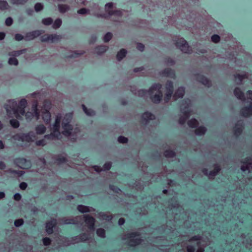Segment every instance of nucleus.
<instances>
[{
	"mask_svg": "<svg viewBox=\"0 0 252 252\" xmlns=\"http://www.w3.org/2000/svg\"><path fill=\"white\" fill-rule=\"evenodd\" d=\"M27 105V101L26 99H22L18 104L14 99L8 100L5 105L7 116L10 118L14 116L19 119L25 113V108Z\"/></svg>",
	"mask_w": 252,
	"mask_h": 252,
	"instance_id": "1",
	"label": "nucleus"
},
{
	"mask_svg": "<svg viewBox=\"0 0 252 252\" xmlns=\"http://www.w3.org/2000/svg\"><path fill=\"white\" fill-rule=\"evenodd\" d=\"M161 85L159 84L153 85L149 91L140 90L138 92V95L140 96H149L152 101L154 103L160 102L162 97V93L160 91Z\"/></svg>",
	"mask_w": 252,
	"mask_h": 252,
	"instance_id": "2",
	"label": "nucleus"
},
{
	"mask_svg": "<svg viewBox=\"0 0 252 252\" xmlns=\"http://www.w3.org/2000/svg\"><path fill=\"white\" fill-rule=\"evenodd\" d=\"M72 113L65 114L63 119L62 126L63 129V134L65 136L72 137V139H75L74 137L79 131V129L77 126H73L70 123L72 120Z\"/></svg>",
	"mask_w": 252,
	"mask_h": 252,
	"instance_id": "3",
	"label": "nucleus"
},
{
	"mask_svg": "<svg viewBox=\"0 0 252 252\" xmlns=\"http://www.w3.org/2000/svg\"><path fill=\"white\" fill-rule=\"evenodd\" d=\"M62 119V116L61 114H59L57 115L55 122L51 128L53 130V132L50 134L45 135L44 136V138L36 141L35 144L37 146H43L45 145L47 143L45 141V139L46 138L53 139L55 138L59 139L60 138L61 135L59 131V129Z\"/></svg>",
	"mask_w": 252,
	"mask_h": 252,
	"instance_id": "4",
	"label": "nucleus"
},
{
	"mask_svg": "<svg viewBox=\"0 0 252 252\" xmlns=\"http://www.w3.org/2000/svg\"><path fill=\"white\" fill-rule=\"evenodd\" d=\"M190 105L191 101L189 99H187L183 100L181 106V111L183 116L179 119L180 124H184L187 119L189 117L190 115Z\"/></svg>",
	"mask_w": 252,
	"mask_h": 252,
	"instance_id": "5",
	"label": "nucleus"
},
{
	"mask_svg": "<svg viewBox=\"0 0 252 252\" xmlns=\"http://www.w3.org/2000/svg\"><path fill=\"white\" fill-rule=\"evenodd\" d=\"M123 239L126 240L127 244L131 246H136L140 244L142 241L140 236L134 232L126 234Z\"/></svg>",
	"mask_w": 252,
	"mask_h": 252,
	"instance_id": "6",
	"label": "nucleus"
},
{
	"mask_svg": "<svg viewBox=\"0 0 252 252\" xmlns=\"http://www.w3.org/2000/svg\"><path fill=\"white\" fill-rule=\"evenodd\" d=\"M35 137V133L32 131L28 133L17 134L13 136L14 140L28 142L34 141Z\"/></svg>",
	"mask_w": 252,
	"mask_h": 252,
	"instance_id": "7",
	"label": "nucleus"
},
{
	"mask_svg": "<svg viewBox=\"0 0 252 252\" xmlns=\"http://www.w3.org/2000/svg\"><path fill=\"white\" fill-rule=\"evenodd\" d=\"M37 106V101H33L32 107V112H28L25 114V116L27 120H31L34 117L36 118L37 120L39 119L40 115L38 111Z\"/></svg>",
	"mask_w": 252,
	"mask_h": 252,
	"instance_id": "8",
	"label": "nucleus"
},
{
	"mask_svg": "<svg viewBox=\"0 0 252 252\" xmlns=\"http://www.w3.org/2000/svg\"><path fill=\"white\" fill-rule=\"evenodd\" d=\"M176 45L184 53H189L191 51L188 44L184 38H181L178 39L176 42Z\"/></svg>",
	"mask_w": 252,
	"mask_h": 252,
	"instance_id": "9",
	"label": "nucleus"
},
{
	"mask_svg": "<svg viewBox=\"0 0 252 252\" xmlns=\"http://www.w3.org/2000/svg\"><path fill=\"white\" fill-rule=\"evenodd\" d=\"M14 162L18 166L23 169H28L31 166L30 161L24 158H16Z\"/></svg>",
	"mask_w": 252,
	"mask_h": 252,
	"instance_id": "10",
	"label": "nucleus"
},
{
	"mask_svg": "<svg viewBox=\"0 0 252 252\" xmlns=\"http://www.w3.org/2000/svg\"><path fill=\"white\" fill-rule=\"evenodd\" d=\"M61 39V36L56 34L42 36L41 40L43 42H55Z\"/></svg>",
	"mask_w": 252,
	"mask_h": 252,
	"instance_id": "11",
	"label": "nucleus"
},
{
	"mask_svg": "<svg viewBox=\"0 0 252 252\" xmlns=\"http://www.w3.org/2000/svg\"><path fill=\"white\" fill-rule=\"evenodd\" d=\"M91 234L90 233H84L79 236H75L72 238L71 244H74L76 243H79L81 242L85 241L89 239L90 237Z\"/></svg>",
	"mask_w": 252,
	"mask_h": 252,
	"instance_id": "12",
	"label": "nucleus"
},
{
	"mask_svg": "<svg viewBox=\"0 0 252 252\" xmlns=\"http://www.w3.org/2000/svg\"><path fill=\"white\" fill-rule=\"evenodd\" d=\"M43 32V31L37 30L27 33L25 36L26 40H32L39 36Z\"/></svg>",
	"mask_w": 252,
	"mask_h": 252,
	"instance_id": "13",
	"label": "nucleus"
},
{
	"mask_svg": "<svg viewBox=\"0 0 252 252\" xmlns=\"http://www.w3.org/2000/svg\"><path fill=\"white\" fill-rule=\"evenodd\" d=\"M113 5V3L109 2L106 4L105 5V9L106 11L108 13L109 16L115 15L117 16H120L122 15V11L121 10H118L113 11L109 10L110 9H111L112 8Z\"/></svg>",
	"mask_w": 252,
	"mask_h": 252,
	"instance_id": "14",
	"label": "nucleus"
},
{
	"mask_svg": "<svg viewBox=\"0 0 252 252\" xmlns=\"http://www.w3.org/2000/svg\"><path fill=\"white\" fill-rule=\"evenodd\" d=\"M166 89L167 91L166 96L164 98L165 102H167L170 99L173 93V84L171 81H168L166 85Z\"/></svg>",
	"mask_w": 252,
	"mask_h": 252,
	"instance_id": "15",
	"label": "nucleus"
},
{
	"mask_svg": "<svg viewBox=\"0 0 252 252\" xmlns=\"http://www.w3.org/2000/svg\"><path fill=\"white\" fill-rule=\"evenodd\" d=\"M83 219L85 221L87 224L90 231H94V219L93 217H91L89 215H83Z\"/></svg>",
	"mask_w": 252,
	"mask_h": 252,
	"instance_id": "16",
	"label": "nucleus"
},
{
	"mask_svg": "<svg viewBox=\"0 0 252 252\" xmlns=\"http://www.w3.org/2000/svg\"><path fill=\"white\" fill-rule=\"evenodd\" d=\"M220 169L219 166L216 165L213 171L208 172L207 169H204L203 172L205 175H207L209 178H212L217 175V174L220 171Z\"/></svg>",
	"mask_w": 252,
	"mask_h": 252,
	"instance_id": "17",
	"label": "nucleus"
},
{
	"mask_svg": "<svg viewBox=\"0 0 252 252\" xmlns=\"http://www.w3.org/2000/svg\"><path fill=\"white\" fill-rule=\"evenodd\" d=\"M241 168L243 171L247 170L250 171L251 170H252V159L248 158L246 160Z\"/></svg>",
	"mask_w": 252,
	"mask_h": 252,
	"instance_id": "18",
	"label": "nucleus"
},
{
	"mask_svg": "<svg viewBox=\"0 0 252 252\" xmlns=\"http://www.w3.org/2000/svg\"><path fill=\"white\" fill-rule=\"evenodd\" d=\"M56 224V220L53 219L50 221L46 223V231L48 234H51L53 232V228Z\"/></svg>",
	"mask_w": 252,
	"mask_h": 252,
	"instance_id": "19",
	"label": "nucleus"
},
{
	"mask_svg": "<svg viewBox=\"0 0 252 252\" xmlns=\"http://www.w3.org/2000/svg\"><path fill=\"white\" fill-rule=\"evenodd\" d=\"M241 113L244 117H249L252 115V103L249 107L243 108L241 111Z\"/></svg>",
	"mask_w": 252,
	"mask_h": 252,
	"instance_id": "20",
	"label": "nucleus"
},
{
	"mask_svg": "<svg viewBox=\"0 0 252 252\" xmlns=\"http://www.w3.org/2000/svg\"><path fill=\"white\" fill-rule=\"evenodd\" d=\"M155 118V116L149 112L144 113L142 116L143 122H145L146 124L147 123L149 120H153Z\"/></svg>",
	"mask_w": 252,
	"mask_h": 252,
	"instance_id": "21",
	"label": "nucleus"
},
{
	"mask_svg": "<svg viewBox=\"0 0 252 252\" xmlns=\"http://www.w3.org/2000/svg\"><path fill=\"white\" fill-rule=\"evenodd\" d=\"M185 94V89L183 87H180L176 91L175 94L173 95V98L175 100L179 98H182Z\"/></svg>",
	"mask_w": 252,
	"mask_h": 252,
	"instance_id": "22",
	"label": "nucleus"
},
{
	"mask_svg": "<svg viewBox=\"0 0 252 252\" xmlns=\"http://www.w3.org/2000/svg\"><path fill=\"white\" fill-rule=\"evenodd\" d=\"M111 167V163L110 162H106L104 164L102 168H101L100 167L98 166H94V168L95 171L96 172H100L101 171H105V170H108L110 169Z\"/></svg>",
	"mask_w": 252,
	"mask_h": 252,
	"instance_id": "23",
	"label": "nucleus"
},
{
	"mask_svg": "<svg viewBox=\"0 0 252 252\" xmlns=\"http://www.w3.org/2000/svg\"><path fill=\"white\" fill-rule=\"evenodd\" d=\"M77 209L80 212L82 213L90 212L94 210V209L92 207H90L82 205H78L77 207Z\"/></svg>",
	"mask_w": 252,
	"mask_h": 252,
	"instance_id": "24",
	"label": "nucleus"
},
{
	"mask_svg": "<svg viewBox=\"0 0 252 252\" xmlns=\"http://www.w3.org/2000/svg\"><path fill=\"white\" fill-rule=\"evenodd\" d=\"M42 119L46 124L50 123L51 120V114L48 111H42Z\"/></svg>",
	"mask_w": 252,
	"mask_h": 252,
	"instance_id": "25",
	"label": "nucleus"
},
{
	"mask_svg": "<svg viewBox=\"0 0 252 252\" xmlns=\"http://www.w3.org/2000/svg\"><path fill=\"white\" fill-rule=\"evenodd\" d=\"M46 130V127L43 125H39L35 126V130L36 133L38 135L44 134Z\"/></svg>",
	"mask_w": 252,
	"mask_h": 252,
	"instance_id": "26",
	"label": "nucleus"
},
{
	"mask_svg": "<svg viewBox=\"0 0 252 252\" xmlns=\"http://www.w3.org/2000/svg\"><path fill=\"white\" fill-rule=\"evenodd\" d=\"M191 240L193 241H197V245L198 246V249L196 252H204V249L203 248H202L200 246L201 244V239H200V236H195L193 237Z\"/></svg>",
	"mask_w": 252,
	"mask_h": 252,
	"instance_id": "27",
	"label": "nucleus"
},
{
	"mask_svg": "<svg viewBox=\"0 0 252 252\" xmlns=\"http://www.w3.org/2000/svg\"><path fill=\"white\" fill-rule=\"evenodd\" d=\"M234 94L235 95V96L241 100H244V95L243 93L240 90V89L237 88L234 90Z\"/></svg>",
	"mask_w": 252,
	"mask_h": 252,
	"instance_id": "28",
	"label": "nucleus"
},
{
	"mask_svg": "<svg viewBox=\"0 0 252 252\" xmlns=\"http://www.w3.org/2000/svg\"><path fill=\"white\" fill-rule=\"evenodd\" d=\"M59 11L62 13H64L70 9V6L67 4H60L58 5Z\"/></svg>",
	"mask_w": 252,
	"mask_h": 252,
	"instance_id": "29",
	"label": "nucleus"
},
{
	"mask_svg": "<svg viewBox=\"0 0 252 252\" xmlns=\"http://www.w3.org/2000/svg\"><path fill=\"white\" fill-rule=\"evenodd\" d=\"M107 47L104 45L98 46L95 49V52L98 55L104 53L107 50Z\"/></svg>",
	"mask_w": 252,
	"mask_h": 252,
	"instance_id": "30",
	"label": "nucleus"
},
{
	"mask_svg": "<svg viewBox=\"0 0 252 252\" xmlns=\"http://www.w3.org/2000/svg\"><path fill=\"white\" fill-rule=\"evenodd\" d=\"M127 52L126 51L123 49L121 50L117 54V58L118 61L122 60L126 55Z\"/></svg>",
	"mask_w": 252,
	"mask_h": 252,
	"instance_id": "31",
	"label": "nucleus"
},
{
	"mask_svg": "<svg viewBox=\"0 0 252 252\" xmlns=\"http://www.w3.org/2000/svg\"><path fill=\"white\" fill-rule=\"evenodd\" d=\"M247 77V74L246 73H244L242 75H240V74L236 75L235 76V78L237 83L240 84L242 82V80L244 78H246Z\"/></svg>",
	"mask_w": 252,
	"mask_h": 252,
	"instance_id": "32",
	"label": "nucleus"
},
{
	"mask_svg": "<svg viewBox=\"0 0 252 252\" xmlns=\"http://www.w3.org/2000/svg\"><path fill=\"white\" fill-rule=\"evenodd\" d=\"M99 217L101 219L105 220L108 221H109L112 220V217L111 215H108V214L105 213H99Z\"/></svg>",
	"mask_w": 252,
	"mask_h": 252,
	"instance_id": "33",
	"label": "nucleus"
},
{
	"mask_svg": "<svg viewBox=\"0 0 252 252\" xmlns=\"http://www.w3.org/2000/svg\"><path fill=\"white\" fill-rule=\"evenodd\" d=\"M206 131V128L204 126H199L195 130V133L197 135H203Z\"/></svg>",
	"mask_w": 252,
	"mask_h": 252,
	"instance_id": "34",
	"label": "nucleus"
},
{
	"mask_svg": "<svg viewBox=\"0 0 252 252\" xmlns=\"http://www.w3.org/2000/svg\"><path fill=\"white\" fill-rule=\"evenodd\" d=\"M9 6L7 2L5 0H0V9L3 10L8 9Z\"/></svg>",
	"mask_w": 252,
	"mask_h": 252,
	"instance_id": "35",
	"label": "nucleus"
},
{
	"mask_svg": "<svg viewBox=\"0 0 252 252\" xmlns=\"http://www.w3.org/2000/svg\"><path fill=\"white\" fill-rule=\"evenodd\" d=\"M198 80L199 82L205 86H209L210 85V82L209 80L203 76H199Z\"/></svg>",
	"mask_w": 252,
	"mask_h": 252,
	"instance_id": "36",
	"label": "nucleus"
},
{
	"mask_svg": "<svg viewBox=\"0 0 252 252\" xmlns=\"http://www.w3.org/2000/svg\"><path fill=\"white\" fill-rule=\"evenodd\" d=\"M82 108L84 112L87 115L91 116L94 115L95 113L94 111L92 109H88L84 105H82Z\"/></svg>",
	"mask_w": 252,
	"mask_h": 252,
	"instance_id": "37",
	"label": "nucleus"
},
{
	"mask_svg": "<svg viewBox=\"0 0 252 252\" xmlns=\"http://www.w3.org/2000/svg\"><path fill=\"white\" fill-rule=\"evenodd\" d=\"M51 102L49 101L45 100L44 102V104L43 105V107L42 108V111H49L51 108Z\"/></svg>",
	"mask_w": 252,
	"mask_h": 252,
	"instance_id": "38",
	"label": "nucleus"
},
{
	"mask_svg": "<svg viewBox=\"0 0 252 252\" xmlns=\"http://www.w3.org/2000/svg\"><path fill=\"white\" fill-rule=\"evenodd\" d=\"M62 24V20L60 18H58L55 21V22L53 24L52 27L55 29H57L59 28V27H60Z\"/></svg>",
	"mask_w": 252,
	"mask_h": 252,
	"instance_id": "39",
	"label": "nucleus"
},
{
	"mask_svg": "<svg viewBox=\"0 0 252 252\" xmlns=\"http://www.w3.org/2000/svg\"><path fill=\"white\" fill-rule=\"evenodd\" d=\"M188 124L189 127H195L198 125V123L196 119H192L188 122Z\"/></svg>",
	"mask_w": 252,
	"mask_h": 252,
	"instance_id": "40",
	"label": "nucleus"
},
{
	"mask_svg": "<svg viewBox=\"0 0 252 252\" xmlns=\"http://www.w3.org/2000/svg\"><path fill=\"white\" fill-rule=\"evenodd\" d=\"M164 155L166 158H173L175 156V153L172 151L166 150Z\"/></svg>",
	"mask_w": 252,
	"mask_h": 252,
	"instance_id": "41",
	"label": "nucleus"
},
{
	"mask_svg": "<svg viewBox=\"0 0 252 252\" xmlns=\"http://www.w3.org/2000/svg\"><path fill=\"white\" fill-rule=\"evenodd\" d=\"M53 22V20L51 18H47L42 19V23L45 25H50Z\"/></svg>",
	"mask_w": 252,
	"mask_h": 252,
	"instance_id": "42",
	"label": "nucleus"
},
{
	"mask_svg": "<svg viewBox=\"0 0 252 252\" xmlns=\"http://www.w3.org/2000/svg\"><path fill=\"white\" fill-rule=\"evenodd\" d=\"M10 124L14 128H17L19 126V122L15 119H12L10 121Z\"/></svg>",
	"mask_w": 252,
	"mask_h": 252,
	"instance_id": "43",
	"label": "nucleus"
},
{
	"mask_svg": "<svg viewBox=\"0 0 252 252\" xmlns=\"http://www.w3.org/2000/svg\"><path fill=\"white\" fill-rule=\"evenodd\" d=\"M97 235L101 237L104 238L105 235V230L102 228H99L96 230Z\"/></svg>",
	"mask_w": 252,
	"mask_h": 252,
	"instance_id": "44",
	"label": "nucleus"
},
{
	"mask_svg": "<svg viewBox=\"0 0 252 252\" xmlns=\"http://www.w3.org/2000/svg\"><path fill=\"white\" fill-rule=\"evenodd\" d=\"M8 63L10 65H17L18 64V61L15 58H10L8 60Z\"/></svg>",
	"mask_w": 252,
	"mask_h": 252,
	"instance_id": "45",
	"label": "nucleus"
},
{
	"mask_svg": "<svg viewBox=\"0 0 252 252\" xmlns=\"http://www.w3.org/2000/svg\"><path fill=\"white\" fill-rule=\"evenodd\" d=\"M28 0H11L13 4H23L27 1Z\"/></svg>",
	"mask_w": 252,
	"mask_h": 252,
	"instance_id": "46",
	"label": "nucleus"
},
{
	"mask_svg": "<svg viewBox=\"0 0 252 252\" xmlns=\"http://www.w3.org/2000/svg\"><path fill=\"white\" fill-rule=\"evenodd\" d=\"M112 37V34L111 32H107L103 37L104 42H108Z\"/></svg>",
	"mask_w": 252,
	"mask_h": 252,
	"instance_id": "47",
	"label": "nucleus"
},
{
	"mask_svg": "<svg viewBox=\"0 0 252 252\" xmlns=\"http://www.w3.org/2000/svg\"><path fill=\"white\" fill-rule=\"evenodd\" d=\"M43 8V5L41 3H36L34 6V9L36 12L41 11Z\"/></svg>",
	"mask_w": 252,
	"mask_h": 252,
	"instance_id": "48",
	"label": "nucleus"
},
{
	"mask_svg": "<svg viewBox=\"0 0 252 252\" xmlns=\"http://www.w3.org/2000/svg\"><path fill=\"white\" fill-rule=\"evenodd\" d=\"M118 141L120 143H126L127 142V139L124 136H120L118 138Z\"/></svg>",
	"mask_w": 252,
	"mask_h": 252,
	"instance_id": "49",
	"label": "nucleus"
},
{
	"mask_svg": "<svg viewBox=\"0 0 252 252\" xmlns=\"http://www.w3.org/2000/svg\"><path fill=\"white\" fill-rule=\"evenodd\" d=\"M24 51V50H19V51H13L12 52H11L10 53H9V56H19L20 55H21L23 52Z\"/></svg>",
	"mask_w": 252,
	"mask_h": 252,
	"instance_id": "50",
	"label": "nucleus"
},
{
	"mask_svg": "<svg viewBox=\"0 0 252 252\" xmlns=\"http://www.w3.org/2000/svg\"><path fill=\"white\" fill-rule=\"evenodd\" d=\"M220 37L217 34H214L212 36L211 40L215 43H217L220 41Z\"/></svg>",
	"mask_w": 252,
	"mask_h": 252,
	"instance_id": "51",
	"label": "nucleus"
},
{
	"mask_svg": "<svg viewBox=\"0 0 252 252\" xmlns=\"http://www.w3.org/2000/svg\"><path fill=\"white\" fill-rule=\"evenodd\" d=\"M23 222L24 221L22 219H19L15 221L14 225L16 227H19L23 224Z\"/></svg>",
	"mask_w": 252,
	"mask_h": 252,
	"instance_id": "52",
	"label": "nucleus"
},
{
	"mask_svg": "<svg viewBox=\"0 0 252 252\" xmlns=\"http://www.w3.org/2000/svg\"><path fill=\"white\" fill-rule=\"evenodd\" d=\"M13 23V20L11 17L6 18L5 20V24L7 26H11Z\"/></svg>",
	"mask_w": 252,
	"mask_h": 252,
	"instance_id": "53",
	"label": "nucleus"
},
{
	"mask_svg": "<svg viewBox=\"0 0 252 252\" xmlns=\"http://www.w3.org/2000/svg\"><path fill=\"white\" fill-rule=\"evenodd\" d=\"M24 39L23 36L21 34H16L15 35V39L17 41H21Z\"/></svg>",
	"mask_w": 252,
	"mask_h": 252,
	"instance_id": "54",
	"label": "nucleus"
},
{
	"mask_svg": "<svg viewBox=\"0 0 252 252\" xmlns=\"http://www.w3.org/2000/svg\"><path fill=\"white\" fill-rule=\"evenodd\" d=\"M50 239L48 238H44L43 239V243L44 245L48 246L50 244Z\"/></svg>",
	"mask_w": 252,
	"mask_h": 252,
	"instance_id": "55",
	"label": "nucleus"
},
{
	"mask_svg": "<svg viewBox=\"0 0 252 252\" xmlns=\"http://www.w3.org/2000/svg\"><path fill=\"white\" fill-rule=\"evenodd\" d=\"M137 48L140 51H143L144 49V46L143 44L140 43L137 44Z\"/></svg>",
	"mask_w": 252,
	"mask_h": 252,
	"instance_id": "56",
	"label": "nucleus"
},
{
	"mask_svg": "<svg viewBox=\"0 0 252 252\" xmlns=\"http://www.w3.org/2000/svg\"><path fill=\"white\" fill-rule=\"evenodd\" d=\"M87 9L83 8L79 9L77 12L79 14H84L87 12Z\"/></svg>",
	"mask_w": 252,
	"mask_h": 252,
	"instance_id": "57",
	"label": "nucleus"
},
{
	"mask_svg": "<svg viewBox=\"0 0 252 252\" xmlns=\"http://www.w3.org/2000/svg\"><path fill=\"white\" fill-rule=\"evenodd\" d=\"M242 130V127H235V134L236 135H238L240 134V133L241 132Z\"/></svg>",
	"mask_w": 252,
	"mask_h": 252,
	"instance_id": "58",
	"label": "nucleus"
},
{
	"mask_svg": "<svg viewBox=\"0 0 252 252\" xmlns=\"http://www.w3.org/2000/svg\"><path fill=\"white\" fill-rule=\"evenodd\" d=\"M27 187V184L25 182H22L20 184V188L21 189L24 190Z\"/></svg>",
	"mask_w": 252,
	"mask_h": 252,
	"instance_id": "59",
	"label": "nucleus"
},
{
	"mask_svg": "<svg viewBox=\"0 0 252 252\" xmlns=\"http://www.w3.org/2000/svg\"><path fill=\"white\" fill-rule=\"evenodd\" d=\"M21 195L20 193H17L14 194V199L15 200H17V201L20 200L21 199Z\"/></svg>",
	"mask_w": 252,
	"mask_h": 252,
	"instance_id": "60",
	"label": "nucleus"
},
{
	"mask_svg": "<svg viewBox=\"0 0 252 252\" xmlns=\"http://www.w3.org/2000/svg\"><path fill=\"white\" fill-rule=\"evenodd\" d=\"M195 248L192 246H188L187 247L188 252H194L195 251Z\"/></svg>",
	"mask_w": 252,
	"mask_h": 252,
	"instance_id": "61",
	"label": "nucleus"
},
{
	"mask_svg": "<svg viewBox=\"0 0 252 252\" xmlns=\"http://www.w3.org/2000/svg\"><path fill=\"white\" fill-rule=\"evenodd\" d=\"M57 160L59 163H63L65 161V158L64 157L62 156V157H59L57 159Z\"/></svg>",
	"mask_w": 252,
	"mask_h": 252,
	"instance_id": "62",
	"label": "nucleus"
},
{
	"mask_svg": "<svg viewBox=\"0 0 252 252\" xmlns=\"http://www.w3.org/2000/svg\"><path fill=\"white\" fill-rule=\"evenodd\" d=\"M63 223L64 224H74L75 222L73 220H65Z\"/></svg>",
	"mask_w": 252,
	"mask_h": 252,
	"instance_id": "63",
	"label": "nucleus"
},
{
	"mask_svg": "<svg viewBox=\"0 0 252 252\" xmlns=\"http://www.w3.org/2000/svg\"><path fill=\"white\" fill-rule=\"evenodd\" d=\"M247 96L248 99L252 100V91H248Z\"/></svg>",
	"mask_w": 252,
	"mask_h": 252,
	"instance_id": "64",
	"label": "nucleus"
}]
</instances>
